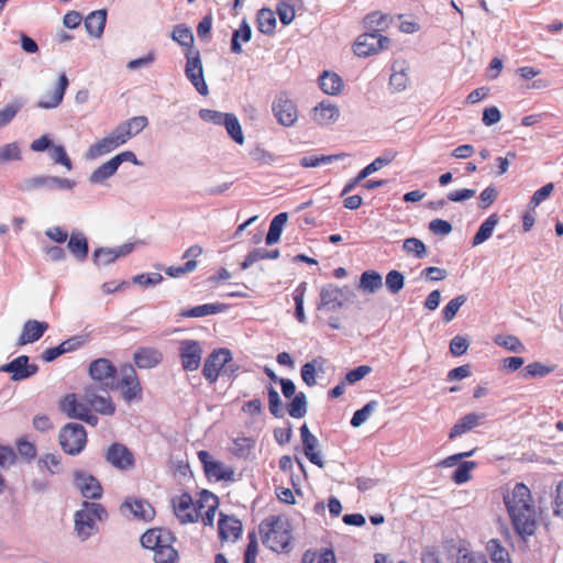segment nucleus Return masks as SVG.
Wrapping results in <instances>:
<instances>
[{"label":"nucleus","mask_w":563,"mask_h":563,"mask_svg":"<svg viewBox=\"0 0 563 563\" xmlns=\"http://www.w3.org/2000/svg\"><path fill=\"white\" fill-rule=\"evenodd\" d=\"M499 222V217L497 213H492L478 228L477 232L472 239V245L477 246L485 241H487L492 234L494 229Z\"/></svg>","instance_id":"35"},{"label":"nucleus","mask_w":563,"mask_h":563,"mask_svg":"<svg viewBox=\"0 0 563 563\" xmlns=\"http://www.w3.org/2000/svg\"><path fill=\"white\" fill-rule=\"evenodd\" d=\"M377 406L378 402L376 400H371L367 404H365L361 409L356 410L353 413V417L351 419V426L354 428L362 426L368 419V417L375 411Z\"/></svg>","instance_id":"50"},{"label":"nucleus","mask_w":563,"mask_h":563,"mask_svg":"<svg viewBox=\"0 0 563 563\" xmlns=\"http://www.w3.org/2000/svg\"><path fill=\"white\" fill-rule=\"evenodd\" d=\"M223 125L225 126L228 134L232 137L234 142H236L238 144L244 143V135L242 132L241 124L233 113H229L227 119L223 121Z\"/></svg>","instance_id":"47"},{"label":"nucleus","mask_w":563,"mask_h":563,"mask_svg":"<svg viewBox=\"0 0 563 563\" xmlns=\"http://www.w3.org/2000/svg\"><path fill=\"white\" fill-rule=\"evenodd\" d=\"M175 541V536L169 530L163 528L148 529L141 537L142 545L153 550L154 553H156V550L163 549L164 545L174 543Z\"/></svg>","instance_id":"19"},{"label":"nucleus","mask_w":563,"mask_h":563,"mask_svg":"<svg viewBox=\"0 0 563 563\" xmlns=\"http://www.w3.org/2000/svg\"><path fill=\"white\" fill-rule=\"evenodd\" d=\"M218 533L221 542H235L242 534V522L234 516L220 514Z\"/></svg>","instance_id":"20"},{"label":"nucleus","mask_w":563,"mask_h":563,"mask_svg":"<svg viewBox=\"0 0 563 563\" xmlns=\"http://www.w3.org/2000/svg\"><path fill=\"white\" fill-rule=\"evenodd\" d=\"M107 21L106 10H97L88 14L85 20V26L87 32L96 37L101 36L103 33Z\"/></svg>","instance_id":"33"},{"label":"nucleus","mask_w":563,"mask_h":563,"mask_svg":"<svg viewBox=\"0 0 563 563\" xmlns=\"http://www.w3.org/2000/svg\"><path fill=\"white\" fill-rule=\"evenodd\" d=\"M553 371V367L547 366L540 362H533L528 364L520 373L521 377L534 378V377H544Z\"/></svg>","instance_id":"51"},{"label":"nucleus","mask_w":563,"mask_h":563,"mask_svg":"<svg viewBox=\"0 0 563 563\" xmlns=\"http://www.w3.org/2000/svg\"><path fill=\"white\" fill-rule=\"evenodd\" d=\"M200 463L202 464L203 472L209 479L216 481H234V468L227 465L221 461H217L213 456L205 450L197 453Z\"/></svg>","instance_id":"8"},{"label":"nucleus","mask_w":563,"mask_h":563,"mask_svg":"<svg viewBox=\"0 0 563 563\" xmlns=\"http://www.w3.org/2000/svg\"><path fill=\"white\" fill-rule=\"evenodd\" d=\"M106 518L107 511L101 504L84 501L82 507L75 514V530L85 540L95 532L96 521Z\"/></svg>","instance_id":"4"},{"label":"nucleus","mask_w":563,"mask_h":563,"mask_svg":"<svg viewBox=\"0 0 563 563\" xmlns=\"http://www.w3.org/2000/svg\"><path fill=\"white\" fill-rule=\"evenodd\" d=\"M131 250V245H122L117 249L100 247L93 252V262L98 266H106L113 263L120 256L129 254Z\"/></svg>","instance_id":"28"},{"label":"nucleus","mask_w":563,"mask_h":563,"mask_svg":"<svg viewBox=\"0 0 563 563\" xmlns=\"http://www.w3.org/2000/svg\"><path fill=\"white\" fill-rule=\"evenodd\" d=\"M385 285L390 294L396 295L405 286V276L402 273L393 269L386 275Z\"/></svg>","instance_id":"54"},{"label":"nucleus","mask_w":563,"mask_h":563,"mask_svg":"<svg viewBox=\"0 0 563 563\" xmlns=\"http://www.w3.org/2000/svg\"><path fill=\"white\" fill-rule=\"evenodd\" d=\"M67 87H68V78H67L66 74L63 73L58 77V82H57V86L55 87V89L51 93H48L44 98H42L37 102V106L42 109H53V108L58 107L63 101V98H64Z\"/></svg>","instance_id":"26"},{"label":"nucleus","mask_w":563,"mask_h":563,"mask_svg":"<svg viewBox=\"0 0 563 563\" xmlns=\"http://www.w3.org/2000/svg\"><path fill=\"white\" fill-rule=\"evenodd\" d=\"M232 360L231 352L228 349H217L212 351L205 361L202 375L210 384L219 378L222 368Z\"/></svg>","instance_id":"12"},{"label":"nucleus","mask_w":563,"mask_h":563,"mask_svg":"<svg viewBox=\"0 0 563 563\" xmlns=\"http://www.w3.org/2000/svg\"><path fill=\"white\" fill-rule=\"evenodd\" d=\"M396 155L397 153L395 151L387 150L383 153V155L376 157L371 164L365 166L358 173L365 179L366 177L379 170L380 168L389 165L395 159Z\"/></svg>","instance_id":"38"},{"label":"nucleus","mask_w":563,"mask_h":563,"mask_svg":"<svg viewBox=\"0 0 563 563\" xmlns=\"http://www.w3.org/2000/svg\"><path fill=\"white\" fill-rule=\"evenodd\" d=\"M476 466L473 461L461 462L451 478L455 484H464L471 478V471Z\"/></svg>","instance_id":"55"},{"label":"nucleus","mask_w":563,"mask_h":563,"mask_svg":"<svg viewBox=\"0 0 563 563\" xmlns=\"http://www.w3.org/2000/svg\"><path fill=\"white\" fill-rule=\"evenodd\" d=\"M254 446V442L250 438H236L233 440L232 452L236 456H247Z\"/></svg>","instance_id":"60"},{"label":"nucleus","mask_w":563,"mask_h":563,"mask_svg":"<svg viewBox=\"0 0 563 563\" xmlns=\"http://www.w3.org/2000/svg\"><path fill=\"white\" fill-rule=\"evenodd\" d=\"M389 44V37L382 35L379 30H374V32H365L358 35L354 42L353 51L358 57H368L388 48Z\"/></svg>","instance_id":"7"},{"label":"nucleus","mask_w":563,"mask_h":563,"mask_svg":"<svg viewBox=\"0 0 563 563\" xmlns=\"http://www.w3.org/2000/svg\"><path fill=\"white\" fill-rule=\"evenodd\" d=\"M468 340L463 335H455L450 341V353L453 356H462L468 349Z\"/></svg>","instance_id":"63"},{"label":"nucleus","mask_w":563,"mask_h":563,"mask_svg":"<svg viewBox=\"0 0 563 563\" xmlns=\"http://www.w3.org/2000/svg\"><path fill=\"white\" fill-rule=\"evenodd\" d=\"M148 124L145 115L133 117L117 126L125 142L143 131Z\"/></svg>","instance_id":"31"},{"label":"nucleus","mask_w":563,"mask_h":563,"mask_svg":"<svg viewBox=\"0 0 563 563\" xmlns=\"http://www.w3.org/2000/svg\"><path fill=\"white\" fill-rule=\"evenodd\" d=\"M343 306V289L333 284H328L321 288L320 303L318 309L334 311Z\"/></svg>","instance_id":"21"},{"label":"nucleus","mask_w":563,"mask_h":563,"mask_svg":"<svg viewBox=\"0 0 563 563\" xmlns=\"http://www.w3.org/2000/svg\"><path fill=\"white\" fill-rule=\"evenodd\" d=\"M114 388H119L123 400L128 404L140 401L143 397V387L139 375L131 364L120 367V378L115 382Z\"/></svg>","instance_id":"5"},{"label":"nucleus","mask_w":563,"mask_h":563,"mask_svg":"<svg viewBox=\"0 0 563 563\" xmlns=\"http://www.w3.org/2000/svg\"><path fill=\"white\" fill-rule=\"evenodd\" d=\"M119 166L113 158H110L108 162L100 165L93 173L90 175V181L92 184L102 183L103 180L110 178L115 174Z\"/></svg>","instance_id":"44"},{"label":"nucleus","mask_w":563,"mask_h":563,"mask_svg":"<svg viewBox=\"0 0 563 563\" xmlns=\"http://www.w3.org/2000/svg\"><path fill=\"white\" fill-rule=\"evenodd\" d=\"M484 418L483 415H478L476 412H470L465 416H463L461 419L456 421V423L451 428L449 432V439L453 440L472 429H474L481 420Z\"/></svg>","instance_id":"30"},{"label":"nucleus","mask_w":563,"mask_h":563,"mask_svg":"<svg viewBox=\"0 0 563 563\" xmlns=\"http://www.w3.org/2000/svg\"><path fill=\"white\" fill-rule=\"evenodd\" d=\"M495 342L510 352L521 353L525 350L523 344L515 335H498Z\"/></svg>","instance_id":"57"},{"label":"nucleus","mask_w":563,"mask_h":563,"mask_svg":"<svg viewBox=\"0 0 563 563\" xmlns=\"http://www.w3.org/2000/svg\"><path fill=\"white\" fill-rule=\"evenodd\" d=\"M125 143L126 142L122 137L121 133L115 128L109 135L91 144L87 150L86 157L90 159L98 158L111 153Z\"/></svg>","instance_id":"14"},{"label":"nucleus","mask_w":563,"mask_h":563,"mask_svg":"<svg viewBox=\"0 0 563 563\" xmlns=\"http://www.w3.org/2000/svg\"><path fill=\"white\" fill-rule=\"evenodd\" d=\"M173 512L181 525L201 521L212 527L219 507V498L211 492L202 489L194 498L185 492L170 500Z\"/></svg>","instance_id":"1"},{"label":"nucleus","mask_w":563,"mask_h":563,"mask_svg":"<svg viewBox=\"0 0 563 563\" xmlns=\"http://www.w3.org/2000/svg\"><path fill=\"white\" fill-rule=\"evenodd\" d=\"M174 543H169L164 545L163 549L156 550L154 553L155 563H177L179 555L177 550L173 545Z\"/></svg>","instance_id":"53"},{"label":"nucleus","mask_w":563,"mask_h":563,"mask_svg":"<svg viewBox=\"0 0 563 563\" xmlns=\"http://www.w3.org/2000/svg\"><path fill=\"white\" fill-rule=\"evenodd\" d=\"M383 286V277L376 271H365L360 277L358 288L367 294H374Z\"/></svg>","instance_id":"36"},{"label":"nucleus","mask_w":563,"mask_h":563,"mask_svg":"<svg viewBox=\"0 0 563 563\" xmlns=\"http://www.w3.org/2000/svg\"><path fill=\"white\" fill-rule=\"evenodd\" d=\"M121 509H129L137 519L150 521L155 517L154 507L146 500L133 499L123 503Z\"/></svg>","instance_id":"29"},{"label":"nucleus","mask_w":563,"mask_h":563,"mask_svg":"<svg viewBox=\"0 0 563 563\" xmlns=\"http://www.w3.org/2000/svg\"><path fill=\"white\" fill-rule=\"evenodd\" d=\"M402 249L406 253L412 254L417 258H423L427 255L426 244L417 238L406 239Z\"/></svg>","instance_id":"52"},{"label":"nucleus","mask_w":563,"mask_h":563,"mask_svg":"<svg viewBox=\"0 0 563 563\" xmlns=\"http://www.w3.org/2000/svg\"><path fill=\"white\" fill-rule=\"evenodd\" d=\"M133 361L139 368H153L163 361V353L155 347H140L135 351Z\"/></svg>","instance_id":"25"},{"label":"nucleus","mask_w":563,"mask_h":563,"mask_svg":"<svg viewBox=\"0 0 563 563\" xmlns=\"http://www.w3.org/2000/svg\"><path fill=\"white\" fill-rule=\"evenodd\" d=\"M300 438L303 453L309 462L317 465L318 467H323L324 461L322 459L321 451L319 450V440L314 434L310 432L307 423H303L300 427Z\"/></svg>","instance_id":"18"},{"label":"nucleus","mask_w":563,"mask_h":563,"mask_svg":"<svg viewBox=\"0 0 563 563\" xmlns=\"http://www.w3.org/2000/svg\"><path fill=\"white\" fill-rule=\"evenodd\" d=\"M276 27L275 13L271 9H261L257 13V29L262 33L272 34Z\"/></svg>","instance_id":"45"},{"label":"nucleus","mask_w":563,"mask_h":563,"mask_svg":"<svg viewBox=\"0 0 563 563\" xmlns=\"http://www.w3.org/2000/svg\"><path fill=\"white\" fill-rule=\"evenodd\" d=\"M106 461L120 471L132 470L135 465V457L132 451L122 443H112L104 453Z\"/></svg>","instance_id":"13"},{"label":"nucleus","mask_w":563,"mask_h":563,"mask_svg":"<svg viewBox=\"0 0 563 563\" xmlns=\"http://www.w3.org/2000/svg\"><path fill=\"white\" fill-rule=\"evenodd\" d=\"M307 290V283L301 282L292 292V299L295 301V317L300 323L306 322V314L303 311V297Z\"/></svg>","instance_id":"46"},{"label":"nucleus","mask_w":563,"mask_h":563,"mask_svg":"<svg viewBox=\"0 0 563 563\" xmlns=\"http://www.w3.org/2000/svg\"><path fill=\"white\" fill-rule=\"evenodd\" d=\"M186 77L200 95L206 96L208 93V86L203 78V69L199 51L189 49L186 54Z\"/></svg>","instance_id":"11"},{"label":"nucleus","mask_w":563,"mask_h":563,"mask_svg":"<svg viewBox=\"0 0 563 563\" xmlns=\"http://www.w3.org/2000/svg\"><path fill=\"white\" fill-rule=\"evenodd\" d=\"M49 156L55 164L63 165L68 170H70L73 168L71 161L68 157L64 146L54 145L49 151Z\"/></svg>","instance_id":"59"},{"label":"nucleus","mask_w":563,"mask_h":563,"mask_svg":"<svg viewBox=\"0 0 563 563\" xmlns=\"http://www.w3.org/2000/svg\"><path fill=\"white\" fill-rule=\"evenodd\" d=\"M47 329L48 323L45 321L27 320L23 325L18 344L22 346L40 340Z\"/></svg>","instance_id":"24"},{"label":"nucleus","mask_w":563,"mask_h":563,"mask_svg":"<svg viewBox=\"0 0 563 563\" xmlns=\"http://www.w3.org/2000/svg\"><path fill=\"white\" fill-rule=\"evenodd\" d=\"M467 301L466 295H459L450 300L446 306L442 309V319L445 323L451 322L460 308Z\"/></svg>","instance_id":"48"},{"label":"nucleus","mask_w":563,"mask_h":563,"mask_svg":"<svg viewBox=\"0 0 563 563\" xmlns=\"http://www.w3.org/2000/svg\"><path fill=\"white\" fill-rule=\"evenodd\" d=\"M172 37L181 46H186L191 49V46L194 44V34L190 31V29L184 25H176L173 30Z\"/></svg>","instance_id":"56"},{"label":"nucleus","mask_w":563,"mask_h":563,"mask_svg":"<svg viewBox=\"0 0 563 563\" xmlns=\"http://www.w3.org/2000/svg\"><path fill=\"white\" fill-rule=\"evenodd\" d=\"M282 234V213L276 214L271 223L268 233L266 234L265 242L267 245H272L279 240Z\"/></svg>","instance_id":"61"},{"label":"nucleus","mask_w":563,"mask_h":563,"mask_svg":"<svg viewBox=\"0 0 563 563\" xmlns=\"http://www.w3.org/2000/svg\"><path fill=\"white\" fill-rule=\"evenodd\" d=\"M59 410L68 418L85 421L92 427H96L99 422L98 417L92 412L90 408L87 388L85 389V394L81 397L74 393L67 394L59 401Z\"/></svg>","instance_id":"3"},{"label":"nucleus","mask_w":563,"mask_h":563,"mask_svg":"<svg viewBox=\"0 0 563 563\" xmlns=\"http://www.w3.org/2000/svg\"><path fill=\"white\" fill-rule=\"evenodd\" d=\"M227 306L224 303H205L183 310L179 316L183 318H201L205 316L216 314L224 311Z\"/></svg>","instance_id":"34"},{"label":"nucleus","mask_w":563,"mask_h":563,"mask_svg":"<svg viewBox=\"0 0 563 563\" xmlns=\"http://www.w3.org/2000/svg\"><path fill=\"white\" fill-rule=\"evenodd\" d=\"M73 476L74 485L82 497L87 499H98L101 497L102 486L95 476L80 470L75 471Z\"/></svg>","instance_id":"16"},{"label":"nucleus","mask_w":563,"mask_h":563,"mask_svg":"<svg viewBox=\"0 0 563 563\" xmlns=\"http://www.w3.org/2000/svg\"><path fill=\"white\" fill-rule=\"evenodd\" d=\"M345 156L344 153L332 154V155H310L300 158L299 163L302 167H318L324 164H331L335 161L342 159Z\"/></svg>","instance_id":"43"},{"label":"nucleus","mask_w":563,"mask_h":563,"mask_svg":"<svg viewBox=\"0 0 563 563\" xmlns=\"http://www.w3.org/2000/svg\"><path fill=\"white\" fill-rule=\"evenodd\" d=\"M252 37L251 26L246 21H243L238 30L233 32L231 40V51L234 54L242 53V43H247Z\"/></svg>","instance_id":"39"},{"label":"nucleus","mask_w":563,"mask_h":563,"mask_svg":"<svg viewBox=\"0 0 563 563\" xmlns=\"http://www.w3.org/2000/svg\"><path fill=\"white\" fill-rule=\"evenodd\" d=\"M258 530L263 544L272 551L279 553L282 550V523L279 516H271L264 519Z\"/></svg>","instance_id":"10"},{"label":"nucleus","mask_w":563,"mask_h":563,"mask_svg":"<svg viewBox=\"0 0 563 563\" xmlns=\"http://www.w3.org/2000/svg\"><path fill=\"white\" fill-rule=\"evenodd\" d=\"M58 440L66 454L77 455L86 446L87 432L81 424L70 422L60 429Z\"/></svg>","instance_id":"6"},{"label":"nucleus","mask_w":563,"mask_h":563,"mask_svg":"<svg viewBox=\"0 0 563 563\" xmlns=\"http://www.w3.org/2000/svg\"><path fill=\"white\" fill-rule=\"evenodd\" d=\"M197 261L189 260L181 266H169L165 269L166 275L173 278L194 272L197 268Z\"/></svg>","instance_id":"62"},{"label":"nucleus","mask_w":563,"mask_h":563,"mask_svg":"<svg viewBox=\"0 0 563 563\" xmlns=\"http://www.w3.org/2000/svg\"><path fill=\"white\" fill-rule=\"evenodd\" d=\"M67 247L71 254L78 260H85L88 255V242L84 233L81 232H73Z\"/></svg>","instance_id":"37"},{"label":"nucleus","mask_w":563,"mask_h":563,"mask_svg":"<svg viewBox=\"0 0 563 563\" xmlns=\"http://www.w3.org/2000/svg\"><path fill=\"white\" fill-rule=\"evenodd\" d=\"M278 256H279L278 250L267 251L266 249L258 247V249L253 250L252 252H250L246 255V257L242 264V267L246 268L261 260L277 258Z\"/></svg>","instance_id":"49"},{"label":"nucleus","mask_w":563,"mask_h":563,"mask_svg":"<svg viewBox=\"0 0 563 563\" xmlns=\"http://www.w3.org/2000/svg\"><path fill=\"white\" fill-rule=\"evenodd\" d=\"M179 357L185 371L194 372L200 367L202 349L198 341L184 340L180 342Z\"/></svg>","instance_id":"15"},{"label":"nucleus","mask_w":563,"mask_h":563,"mask_svg":"<svg viewBox=\"0 0 563 563\" xmlns=\"http://www.w3.org/2000/svg\"><path fill=\"white\" fill-rule=\"evenodd\" d=\"M90 408L92 412L103 416H112L115 412V404L110 396H100L96 394L95 387H88Z\"/></svg>","instance_id":"27"},{"label":"nucleus","mask_w":563,"mask_h":563,"mask_svg":"<svg viewBox=\"0 0 563 563\" xmlns=\"http://www.w3.org/2000/svg\"><path fill=\"white\" fill-rule=\"evenodd\" d=\"M118 368L108 358H97L89 365V375L101 387L114 389Z\"/></svg>","instance_id":"9"},{"label":"nucleus","mask_w":563,"mask_h":563,"mask_svg":"<svg viewBox=\"0 0 563 563\" xmlns=\"http://www.w3.org/2000/svg\"><path fill=\"white\" fill-rule=\"evenodd\" d=\"M286 410L290 417L300 419L307 413V397L305 393L296 394L290 402L286 405Z\"/></svg>","instance_id":"42"},{"label":"nucleus","mask_w":563,"mask_h":563,"mask_svg":"<svg viewBox=\"0 0 563 563\" xmlns=\"http://www.w3.org/2000/svg\"><path fill=\"white\" fill-rule=\"evenodd\" d=\"M319 86L324 93L334 96L341 92L343 80L338 74L324 70L319 76Z\"/></svg>","instance_id":"32"},{"label":"nucleus","mask_w":563,"mask_h":563,"mask_svg":"<svg viewBox=\"0 0 563 563\" xmlns=\"http://www.w3.org/2000/svg\"><path fill=\"white\" fill-rule=\"evenodd\" d=\"M486 550L493 563H511L509 552L501 545L498 539L489 540Z\"/></svg>","instance_id":"41"},{"label":"nucleus","mask_w":563,"mask_h":563,"mask_svg":"<svg viewBox=\"0 0 563 563\" xmlns=\"http://www.w3.org/2000/svg\"><path fill=\"white\" fill-rule=\"evenodd\" d=\"M247 539L249 543L244 553V563H256L258 544L255 532H250Z\"/></svg>","instance_id":"64"},{"label":"nucleus","mask_w":563,"mask_h":563,"mask_svg":"<svg viewBox=\"0 0 563 563\" xmlns=\"http://www.w3.org/2000/svg\"><path fill=\"white\" fill-rule=\"evenodd\" d=\"M339 117V108L329 100H322L312 109V120L319 125L333 124Z\"/></svg>","instance_id":"22"},{"label":"nucleus","mask_w":563,"mask_h":563,"mask_svg":"<svg viewBox=\"0 0 563 563\" xmlns=\"http://www.w3.org/2000/svg\"><path fill=\"white\" fill-rule=\"evenodd\" d=\"M504 503L516 533L523 541L533 536L537 530V514L530 489L518 483L511 493L504 496Z\"/></svg>","instance_id":"2"},{"label":"nucleus","mask_w":563,"mask_h":563,"mask_svg":"<svg viewBox=\"0 0 563 563\" xmlns=\"http://www.w3.org/2000/svg\"><path fill=\"white\" fill-rule=\"evenodd\" d=\"M22 158L21 156V150L18 143H9L5 145L0 146V162L5 163L10 161H20Z\"/></svg>","instance_id":"58"},{"label":"nucleus","mask_w":563,"mask_h":563,"mask_svg":"<svg viewBox=\"0 0 563 563\" xmlns=\"http://www.w3.org/2000/svg\"><path fill=\"white\" fill-rule=\"evenodd\" d=\"M409 64L405 59H396L391 64V75L389 77V87L396 91H404L409 82Z\"/></svg>","instance_id":"23"},{"label":"nucleus","mask_w":563,"mask_h":563,"mask_svg":"<svg viewBox=\"0 0 563 563\" xmlns=\"http://www.w3.org/2000/svg\"><path fill=\"white\" fill-rule=\"evenodd\" d=\"M300 563H336V559L332 549H323L320 553L309 549L302 554Z\"/></svg>","instance_id":"40"},{"label":"nucleus","mask_w":563,"mask_h":563,"mask_svg":"<svg viewBox=\"0 0 563 563\" xmlns=\"http://www.w3.org/2000/svg\"><path fill=\"white\" fill-rule=\"evenodd\" d=\"M29 356L20 355L0 367L1 372L10 373L12 380H23L37 373L38 366L29 363Z\"/></svg>","instance_id":"17"}]
</instances>
